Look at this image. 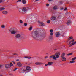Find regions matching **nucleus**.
Here are the masks:
<instances>
[{
  "label": "nucleus",
  "instance_id": "1",
  "mask_svg": "<svg viewBox=\"0 0 76 76\" xmlns=\"http://www.w3.org/2000/svg\"><path fill=\"white\" fill-rule=\"evenodd\" d=\"M31 37L34 39L42 41L45 37V35L37 31H35L32 33Z\"/></svg>",
  "mask_w": 76,
  "mask_h": 76
},
{
  "label": "nucleus",
  "instance_id": "2",
  "mask_svg": "<svg viewBox=\"0 0 76 76\" xmlns=\"http://www.w3.org/2000/svg\"><path fill=\"white\" fill-rule=\"evenodd\" d=\"M60 55V53L58 52L55 53V54L50 56V58H52L53 60H56V58H59Z\"/></svg>",
  "mask_w": 76,
  "mask_h": 76
},
{
  "label": "nucleus",
  "instance_id": "3",
  "mask_svg": "<svg viewBox=\"0 0 76 76\" xmlns=\"http://www.w3.org/2000/svg\"><path fill=\"white\" fill-rule=\"evenodd\" d=\"M10 31L11 32V34H15L17 32L16 30L14 28H11L10 30Z\"/></svg>",
  "mask_w": 76,
  "mask_h": 76
},
{
  "label": "nucleus",
  "instance_id": "4",
  "mask_svg": "<svg viewBox=\"0 0 76 76\" xmlns=\"http://www.w3.org/2000/svg\"><path fill=\"white\" fill-rule=\"evenodd\" d=\"M25 69L27 73L29 72L31 70V68L29 66H27Z\"/></svg>",
  "mask_w": 76,
  "mask_h": 76
},
{
  "label": "nucleus",
  "instance_id": "5",
  "mask_svg": "<svg viewBox=\"0 0 76 76\" xmlns=\"http://www.w3.org/2000/svg\"><path fill=\"white\" fill-rule=\"evenodd\" d=\"M55 34L56 37H58L60 35V34L59 32H56L55 33Z\"/></svg>",
  "mask_w": 76,
  "mask_h": 76
},
{
  "label": "nucleus",
  "instance_id": "6",
  "mask_svg": "<svg viewBox=\"0 0 76 76\" xmlns=\"http://www.w3.org/2000/svg\"><path fill=\"white\" fill-rule=\"evenodd\" d=\"M27 73L26 68H23L21 70V73Z\"/></svg>",
  "mask_w": 76,
  "mask_h": 76
},
{
  "label": "nucleus",
  "instance_id": "7",
  "mask_svg": "<svg viewBox=\"0 0 76 76\" xmlns=\"http://www.w3.org/2000/svg\"><path fill=\"white\" fill-rule=\"evenodd\" d=\"M21 37V35L20 34H17L15 35V38H20Z\"/></svg>",
  "mask_w": 76,
  "mask_h": 76
},
{
  "label": "nucleus",
  "instance_id": "8",
  "mask_svg": "<svg viewBox=\"0 0 76 76\" xmlns=\"http://www.w3.org/2000/svg\"><path fill=\"white\" fill-rule=\"evenodd\" d=\"M17 65L18 67H22V63H21L20 62H18L17 63Z\"/></svg>",
  "mask_w": 76,
  "mask_h": 76
},
{
  "label": "nucleus",
  "instance_id": "9",
  "mask_svg": "<svg viewBox=\"0 0 76 76\" xmlns=\"http://www.w3.org/2000/svg\"><path fill=\"white\" fill-rule=\"evenodd\" d=\"M5 67L7 69H9L10 67V64H7L5 65Z\"/></svg>",
  "mask_w": 76,
  "mask_h": 76
},
{
  "label": "nucleus",
  "instance_id": "10",
  "mask_svg": "<svg viewBox=\"0 0 76 76\" xmlns=\"http://www.w3.org/2000/svg\"><path fill=\"white\" fill-rule=\"evenodd\" d=\"M2 13L4 15H7L8 13V12L6 11H3L2 12Z\"/></svg>",
  "mask_w": 76,
  "mask_h": 76
},
{
  "label": "nucleus",
  "instance_id": "11",
  "mask_svg": "<svg viewBox=\"0 0 76 76\" xmlns=\"http://www.w3.org/2000/svg\"><path fill=\"white\" fill-rule=\"evenodd\" d=\"M51 20H55L56 19V17L54 16H52L51 18Z\"/></svg>",
  "mask_w": 76,
  "mask_h": 76
},
{
  "label": "nucleus",
  "instance_id": "12",
  "mask_svg": "<svg viewBox=\"0 0 76 76\" xmlns=\"http://www.w3.org/2000/svg\"><path fill=\"white\" fill-rule=\"evenodd\" d=\"M42 63L40 62H37L35 63V64L36 65H41V64H42Z\"/></svg>",
  "mask_w": 76,
  "mask_h": 76
},
{
  "label": "nucleus",
  "instance_id": "13",
  "mask_svg": "<svg viewBox=\"0 0 76 76\" xmlns=\"http://www.w3.org/2000/svg\"><path fill=\"white\" fill-rule=\"evenodd\" d=\"M62 60L63 61H65L66 60V58L65 57H63L62 58Z\"/></svg>",
  "mask_w": 76,
  "mask_h": 76
},
{
  "label": "nucleus",
  "instance_id": "14",
  "mask_svg": "<svg viewBox=\"0 0 76 76\" xmlns=\"http://www.w3.org/2000/svg\"><path fill=\"white\" fill-rule=\"evenodd\" d=\"M5 9V8L3 7H0V11H2Z\"/></svg>",
  "mask_w": 76,
  "mask_h": 76
},
{
  "label": "nucleus",
  "instance_id": "15",
  "mask_svg": "<svg viewBox=\"0 0 76 76\" xmlns=\"http://www.w3.org/2000/svg\"><path fill=\"white\" fill-rule=\"evenodd\" d=\"M71 23H72V22H71V21L70 20H68L67 21V23H66V25H69Z\"/></svg>",
  "mask_w": 76,
  "mask_h": 76
},
{
  "label": "nucleus",
  "instance_id": "16",
  "mask_svg": "<svg viewBox=\"0 0 76 76\" xmlns=\"http://www.w3.org/2000/svg\"><path fill=\"white\" fill-rule=\"evenodd\" d=\"M22 10L23 12H26V8H23L22 9Z\"/></svg>",
  "mask_w": 76,
  "mask_h": 76
},
{
  "label": "nucleus",
  "instance_id": "17",
  "mask_svg": "<svg viewBox=\"0 0 76 76\" xmlns=\"http://www.w3.org/2000/svg\"><path fill=\"white\" fill-rule=\"evenodd\" d=\"M53 62H48V65H52V64H53Z\"/></svg>",
  "mask_w": 76,
  "mask_h": 76
},
{
  "label": "nucleus",
  "instance_id": "18",
  "mask_svg": "<svg viewBox=\"0 0 76 76\" xmlns=\"http://www.w3.org/2000/svg\"><path fill=\"white\" fill-rule=\"evenodd\" d=\"M24 58H28V59H31V57L30 56H25Z\"/></svg>",
  "mask_w": 76,
  "mask_h": 76
},
{
  "label": "nucleus",
  "instance_id": "19",
  "mask_svg": "<svg viewBox=\"0 0 76 76\" xmlns=\"http://www.w3.org/2000/svg\"><path fill=\"white\" fill-rule=\"evenodd\" d=\"M57 7H57V6H54L53 7V9H54V10H56V9H57Z\"/></svg>",
  "mask_w": 76,
  "mask_h": 76
},
{
  "label": "nucleus",
  "instance_id": "20",
  "mask_svg": "<svg viewBox=\"0 0 76 76\" xmlns=\"http://www.w3.org/2000/svg\"><path fill=\"white\" fill-rule=\"evenodd\" d=\"M22 2L23 4H26V1L25 0H22Z\"/></svg>",
  "mask_w": 76,
  "mask_h": 76
},
{
  "label": "nucleus",
  "instance_id": "21",
  "mask_svg": "<svg viewBox=\"0 0 76 76\" xmlns=\"http://www.w3.org/2000/svg\"><path fill=\"white\" fill-rule=\"evenodd\" d=\"M1 28H5V26L4 25H2L1 26Z\"/></svg>",
  "mask_w": 76,
  "mask_h": 76
},
{
  "label": "nucleus",
  "instance_id": "22",
  "mask_svg": "<svg viewBox=\"0 0 76 76\" xmlns=\"http://www.w3.org/2000/svg\"><path fill=\"white\" fill-rule=\"evenodd\" d=\"M73 39V37L72 36L69 37L68 38L69 40H71V39Z\"/></svg>",
  "mask_w": 76,
  "mask_h": 76
},
{
  "label": "nucleus",
  "instance_id": "23",
  "mask_svg": "<svg viewBox=\"0 0 76 76\" xmlns=\"http://www.w3.org/2000/svg\"><path fill=\"white\" fill-rule=\"evenodd\" d=\"M64 56H65V53H63L61 56V57L62 58V57H64Z\"/></svg>",
  "mask_w": 76,
  "mask_h": 76
},
{
  "label": "nucleus",
  "instance_id": "24",
  "mask_svg": "<svg viewBox=\"0 0 76 76\" xmlns=\"http://www.w3.org/2000/svg\"><path fill=\"white\" fill-rule=\"evenodd\" d=\"M41 25L42 26H44V24L42 22H41Z\"/></svg>",
  "mask_w": 76,
  "mask_h": 76
},
{
  "label": "nucleus",
  "instance_id": "25",
  "mask_svg": "<svg viewBox=\"0 0 76 76\" xmlns=\"http://www.w3.org/2000/svg\"><path fill=\"white\" fill-rule=\"evenodd\" d=\"M49 38L50 39H53V37L52 36H50L49 37Z\"/></svg>",
  "mask_w": 76,
  "mask_h": 76
},
{
  "label": "nucleus",
  "instance_id": "26",
  "mask_svg": "<svg viewBox=\"0 0 76 76\" xmlns=\"http://www.w3.org/2000/svg\"><path fill=\"white\" fill-rule=\"evenodd\" d=\"M73 54V53H69L67 54V56H70V55H72Z\"/></svg>",
  "mask_w": 76,
  "mask_h": 76
},
{
  "label": "nucleus",
  "instance_id": "27",
  "mask_svg": "<svg viewBox=\"0 0 76 76\" xmlns=\"http://www.w3.org/2000/svg\"><path fill=\"white\" fill-rule=\"evenodd\" d=\"M76 59V57H75L74 58L72 59V61H74V60H75Z\"/></svg>",
  "mask_w": 76,
  "mask_h": 76
},
{
  "label": "nucleus",
  "instance_id": "28",
  "mask_svg": "<svg viewBox=\"0 0 76 76\" xmlns=\"http://www.w3.org/2000/svg\"><path fill=\"white\" fill-rule=\"evenodd\" d=\"M19 22L20 23L22 24L23 23V21L22 20H19Z\"/></svg>",
  "mask_w": 76,
  "mask_h": 76
},
{
  "label": "nucleus",
  "instance_id": "29",
  "mask_svg": "<svg viewBox=\"0 0 76 76\" xmlns=\"http://www.w3.org/2000/svg\"><path fill=\"white\" fill-rule=\"evenodd\" d=\"M4 1V0H0V3H2V2Z\"/></svg>",
  "mask_w": 76,
  "mask_h": 76
},
{
  "label": "nucleus",
  "instance_id": "30",
  "mask_svg": "<svg viewBox=\"0 0 76 76\" xmlns=\"http://www.w3.org/2000/svg\"><path fill=\"white\" fill-rule=\"evenodd\" d=\"M32 27H30L29 29V31H31V30H32Z\"/></svg>",
  "mask_w": 76,
  "mask_h": 76
},
{
  "label": "nucleus",
  "instance_id": "31",
  "mask_svg": "<svg viewBox=\"0 0 76 76\" xmlns=\"http://www.w3.org/2000/svg\"><path fill=\"white\" fill-rule=\"evenodd\" d=\"M69 63H75V61H70Z\"/></svg>",
  "mask_w": 76,
  "mask_h": 76
},
{
  "label": "nucleus",
  "instance_id": "32",
  "mask_svg": "<svg viewBox=\"0 0 76 76\" xmlns=\"http://www.w3.org/2000/svg\"><path fill=\"white\" fill-rule=\"evenodd\" d=\"M72 44V41L69 42L68 45H70V44Z\"/></svg>",
  "mask_w": 76,
  "mask_h": 76
},
{
  "label": "nucleus",
  "instance_id": "33",
  "mask_svg": "<svg viewBox=\"0 0 76 76\" xmlns=\"http://www.w3.org/2000/svg\"><path fill=\"white\" fill-rule=\"evenodd\" d=\"M10 67H11V66H13V64H12V63L11 62L10 63Z\"/></svg>",
  "mask_w": 76,
  "mask_h": 76
},
{
  "label": "nucleus",
  "instance_id": "34",
  "mask_svg": "<svg viewBox=\"0 0 76 76\" xmlns=\"http://www.w3.org/2000/svg\"><path fill=\"white\" fill-rule=\"evenodd\" d=\"M47 23H50V20H48L47 21Z\"/></svg>",
  "mask_w": 76,
  "mask_h": 76
},
{
  "label": "nucleus",
  "instance_id": "35",
  "mask_svg": "<svg viewBox=\"0 0 76 76\" xmlns=\"http://www.w3.org/2000/svg\"><path fill=\"white\" fill-rule=\"evenodd\" d=\"M50 33H53V30L51 29L50 30Z\"/></svg>",
  "mask_w": 76,
  "mask_h": 76
},
{
  "label": "nucleus",
  "instance_id": "36",
  "mask_svg": "<svg viewBox=\"0 0 76 76\" xmlns=\"http://www.w3.org/2000/svg\"><path fill=\"white\" fill-rule=\"evenodd\" d=\"M24 26H27V25H28V24H27L26 23H25L24 24Z\"/></svg>",
  "mask_w": 76,
  "mask_h": 76
},
{
  "label": "nucleus",
  "instance_id": "37",
  "mask_svg": "<svg viewBox=\"0 0 76 76\" xmlns=\"http://www.w3.org/2000/svg\"><path fill=\"white\" fill-rule=\"evenodd\" d=\"M50 35H51V36H53V33H50Z\"/></svg>",
  "mask_w": 76,
  "mask_h": 76
},
{
  "label": "nucleus",
  "instance_id": "38",
  "mask_svg": "<svg viewBox=\"0 0 76 76\" xmlns=\"http://www.w3.org/2000/svg\"><path fill=\"white\" fill-rule=\"evenodd\" d=\"M17 69H18L16 68H15L14 70H13V71H16V70H17Z\"/></svg>",
  "mask_w": 76,
  "mask_h": 76
},
{
  "label": "nucleus",
  "instance_id": "39",
  "mask_svg": "<svg viewBox=\"0 0 76 76\" xmlns=\"http://www.w3.org/2000/svg\"><path fill=\"white\" fill-rule=\"evenodd\" d=\"M72 45H73V43H72V44H71L69 46V47H72Z\"/></svg>",
  "mask_w": 76,
  "mask_h": 76
},
{
  "label": "nucleus",
  "instance_id": "40",
  "mask_svg": "<svg viewBox=\"0 0 76 76\" xmlns=\"http://www.w3.org/2000/svg\"><path fill=\"white\" fill-rule=\"evenodd\" d=\"M21 1V0H18V1H17V2H20Z\"/></svg>",
  "mask_w": 76,
  "mask_h": 76
},
{
  "label": "nucleus",
  "instance_id": "41",
  "mask_svg": "<svg viewBox=\"0 0 76 76\" xmlns=\"http://www.w3.org/2000/svg\"><path fill=\"white\" fill-rule=\"evenodd\" d=\"M46 6H49V4H46Z\"/></svg>",
  "mask_w": 76,
  "mask_h": 76
},
{
  "label": "nucleus",
  "instance_id": "42",
  "mask_svg": "<svg viewBox=\"0 0 76 76\" xmlns=\"http://www.w3.org/2000/svg\"><path fill=\"white\" fill-rule=\"evenodd\" d=\"M38 22L39 23H40V24H41V22H40V21H38Z\"/></svg>",
  "mask_w": 76,
  "mask_h": 76
},
{
  "label": "nucleus",
  "instance_id": "43",
  "mask_svg": "<svg viewBox=\"0 0 76 76\" xmlns=\"http://www.w3.org/2000/svg\"><path fill=\"white\" fill-rule=\"evenodd\" d=\"M19 59H16V61H19Z\"/></svg>",
  "mask_w": 76,
  "mask_h": 76
},
{
  "label": "nucleus",
  "instance_id": "44",
  "mask_svg": "<svg viewBox=\"0 0 76 76\" xmlns=\"http://www.w3.org/2000/svg\"><path fill=\"white\" fill-rule=\"evenodd\" d=\"M67 10V8H65V9H64V10Z\"/></svg>",
  "mask_w": 76,
  "mask_h": 76
},
{
  "label": "nucleus",
  "instance_id": "45",
  "mask_svg": "<svg viewBox=\"0 0 76 76\" xmlns=\"http://www.w3.org/2000/svg\"><path fill=\"white\" fill-rule=\"evenodd\" d=\"M48 64H46L45 65V66H48Z\"/></svg>",
  "mask_w": 76,
  "mask_h": 76
},
{
  "label": "nucleus",
  "instance_id": "46",
  "mask_svg": "<svg viewBox=\"0 0 76 76\" xmlns=\"http://www.w3.org/2000/svg\"><path fill=\"white\" fill-rule=\"evenodd\" d=\"M45 58H48V56H46L45 57Z\"/></svg>",
  "mask_w": 76,
  "mask_h": 76
},
{
  "label": "nucleus",
  "instance_id": "47",
  "mask_svg": "<svg viewBox=\"0 0 76 76\" xmlns=\"http://www.w3.org/2000/svg\"><path fill=\"white\" fill-rule=\"evenodd\" d=\"M12 62L14 64H15V62L12 61Z\"/></svg>",
  "mask_w": 76,
  "mask_h": 76
},
{
  "label": "nucleus",
  "instance_id": "48",
  "mask_svg": "<svg viewBox=\"0 0 76 76\" xmlns=\"http://www.w3.org/2000/svg\"><path fill=\"white\" fill-rule=\"evenodd\" d=\"M48 1H51L52 0H48Z\"/></svg>",
  "mask_w": 76,
  "mask_h": 76
},
{
  "label": "nucleus",
  "instance_id": "49",
  "mask_svg": "<svg viewBox=\"0 0 76 76\" xmlns=\"http://www.w3.org/2000/svg\"><path fill=\"white\" fill-rule=\"evenodd\" d=\"M61 10H63V8H62L61 9Z\"/></svg>",
  "mask_w": 76,
  "mask_h": 76
},
{
  "label": "nucleus",
  "instance_id": "50",
  "mask_svg": "<svg viewBox=\"0 0 76 76\" xmlns=\"http://www.w3.org/2000/svg\"><path fill=\"white\" fill-rule=\"evenodd\" d=\"M2 66H1V65H0V67H1Z\"/></svg>",
  "mask_w": 76,
  "mask_h": 76
},
{
  "label": "nucleus",
  "instance_id": "51",
  "mask_svg": "<svg viewBox=\"0 0 76 76\" xmlns=\"http://www.w3.org/2000/svg\"><path fill=\"white\" fill-rule=\"evenodd\" d=\"M39 1V0H36V1Z\"/></svg>",
  "mask_w": 76,
  "mask_h": 76
},
{
  "label": "nucleus",
  "instance_id": "52",
  "mask_svg": "<svg viewBox=\"0 0 76 76\" xmlns=\"http://www.w3.org/2000/svg\"><path fill=\"white\" fill-rule=\"evenodd\" d=\"M16 8L17 9H19V7H16Z\"/></svg>",
  "mask_w": 76,
  "mask_h": 76
},
{
  "label": "nucleus",
  "instance_id": "53",
  "mask_svg": "<svg viewBox=\"0 0 76 76\" xmlns=\"http://www.w3.org/2000/svg\"><path fill=\"white\" fill-rule=\"evenodd\" d=\"M14 55H16V53L14 54Z\"/></svg>",
  "mask_w": 76,
  "mask_h": 76
},
{
  "label": "nucleus",
  "instance_id": "54",
  "mask_svg": "<svg viewBox=\"0 0 76 76\" xmlns=\"http://www.w3.org/2000/svg\"><path fill=\"white\" fill-rule=\"evenodd\" d=\"M62 37H64V34L62 35Z\"/></svg>",
  "mask_w": 76,
  "mask_h": 76
},
{
  "label": "nucleus",
  "instance_id": "55",
  "mask_svg": "<svg viewBox=\"0 0 76 76\" xmlns=\"http://www.w3.org/2000/svg\"><path fill=\"white\" fill-rule=\"evenodd\" d=\"M0 76H2L1 75H0Z\"/></svg>",
  "mask_w": 76,
  "mask_h": 76
},
{
  "label": "nucleus",
  "instance_id": "56",
  "mask_svg": "<svg viewBox=\"0 0 76 76\" xmlns=\"http://www.w3.org/2000/svg\"><path fill=\"white\" fill-rule=\"evenodd\" d=\"M56 50V49H55L54 50Z\"/></svg>",
  "mask_w": 76,
  "mask_h": 76
}]
</instances>
